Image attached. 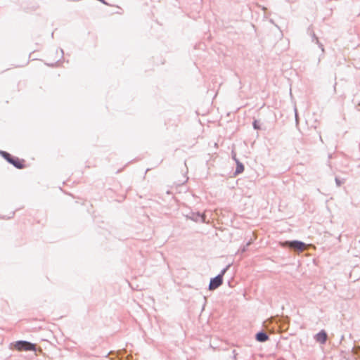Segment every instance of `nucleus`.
<instances>
[{
  "instance_id": "f8f14e48",
  "label": "nucleus",
  "mask_w": 360,
  "mask_h": 360,
  "mask_svg": "<svg viewBox=\"0 0 360 360\" xmlns=\"http://www.w3.org/2000/svg\"><path fill=\"white\" fill-rule=\"evenodd\" d=\"M239 355V353L236 350V349H233L232 352H231V357L233 359H238V356Z\"/></svg>"
},
{
  "instance_id": "423d86ee",
  "label": "nucleus",
  "mask_w": 360,
  "mask_h": 360,
  "mask_svg": "<svg viewBox=\"0 0 360 360\" xmlns=\"http://www.w3.org/2000/svg\"><path fill=\"white\" fill-rule=\"evenodd\" d=\"M328 335L325 330H321L314 335V340L320 344H325L327 341Z\"/></svg>"
},
{
  "instance_id": "20e7f679",
  "label": "nucleus",
  "mask_w": 360,
  "mask_h": 360,
  "mask_svg": "<svg viewBox=\"0 0 360 360\" xmlns=\"http://www.w3.org/2000/svg\"><path fill=\"white\" fill-rule=\"evenodd\" d=\"M284 244L287 248L298 252H302L306 245L304 242L297 240H286L284 242Z\"/></svg>"
},
{
  "instance_id": "dca6fc26",
  "label": "nucleus",
  "mask_w": 360,
  "mask_h": 360,
  "mask_svg": "<svg viewBox=\"0 0 360 360\" xmlns=\"http://www.w3.org/2000/svg\"><path fill=\"white\" fill-rule=\"evenodd\" d=\"M231 158H232V159H233L235 162H236V160H238V159L236 158V153H235L233 150H232V151H231Z\"/></svg>"
},
{
  "instance_id": "9b49d317",
  "label": "nucleus",
  "mask_w": 360,
  "mask_h": 360,
  "mask_svg": "<svg viewBox=\"0 0 360 360\" xmlns=\"http://www.w3.org/2000/svg\"><path fill=\"white\" fill-rule=\"evenodd\" d=\"M335 181L338 187H340L344 182V179H340L339 177L335 176Z\"/></svg>"
},
{
  "instance_id": "39448f33",
  "label": "nucleus",
  "mask_w": 360,
  "mask_h": 360,
  "mask_svg": "<svg viewBox=\"0 0 360 360\" xmlns=\"http://www.w3.org/2000/svg\"><path fill=\"white\" fill-rule=\"evenodd\" d=\"M186 219H191L195 222H204L205 220V216L199 212L191 211L185 215Z\"/></svg>"
},
{
  "instance_id": "2eb2a0df",
  "label": "nucleus",
  "mask_w": 360,
  "mask_h": 360,
  "mask_svg": "<svg viewBox=\"0 0 360 360\" xmlns=\"http://www.w3.org/2000/svg\"><path fill=\"white\" fill-rule=\"evenodd\" d=\"M251 242L249 241L246 243V245L245 246H243V248L241 249V251L243 252H245L246 251V249L250 245Z\"/></svg>"
},
{
  "instance_id": "ddd939ff",
  "label": "nucleus",
  "mask_w": 360,
  "mask_h": 360,
  "mask_svg": "<svg viewBox=\"0 0 360 360\" xmlns=\"http://www.w3.org/2000/svg\"><path fill=\"white\" fill-rule=\"evenodd\" d=\"M318 46L321 49L322 52L324 51V48H323V45L319 41V39H316V42H315Z\"/></svg>"
},
{
  "instance_id": "1a4fd4ad",
  "label": "nucleus",
  "mask_w": 360,
  "mask_h": 360,
  "mask_svg": "<svg viewBox=\"0 0 360 360\" xmlns=\"http://www.w3.org/2000/svg\"><path fill=\"white\" fill-rule=\"evenodd\" d=\"M308 33L311 36V41L313 42H316V39H319L318 37L316 36L314 32L311 30V27L308 28Z\"/></svg>"
},
{
  "instance_id": "f3484780",
  "label": "nucleus",
  "mask_w": 360,
  "mask_h": 360,
  "mask_svg": "<svg viewBox=\"0 0 360 360\" xmlns=\"http://www.w3.org/2000/svg\"><path fill=\"white\" fill-rule=\"evenodd\" d=\"M60 51H61L62 54H63V50L60 49Z\"/></svg>"
},
{
  "instance_id": "f03ea898",
  "label": "nucleus",
  "mask_w": 360,
  "mask_h": 360,
  "mask_svg": "<svg viewBox=\"0 0 360 360\" xmlns=\"http://www.w3.org/2000/svg\"><path fill=\"white\" fill-rule=\"evenodd\" d=\"M229 266L230 264L227 265L220 271V273L218 275L213 278H211L208 286V289L210 290H214L218 288L223 283V276L229 269Z\"/></svg>"
},
{
  "instance_id": "f257e3e1",
  "label": "nucleus",
  "mask_w": 360,
  "mask_h": 360,
  "mask_svg": "<svg viewBox=\"0 0 360 360\" xmlns=\"http://www.w3.org/2000/svg\"><path fill=\"white\" fill-rule=\"evenodd\" d=\"M0 155L4 160H6L9 164L12 165L16 169H21L25 167L24 164V160H20L17 157L13 156L11 154L6 151L0 150Z\"/></svg>"
},
{
  "instance_id": "9d476101",
  "label": "nucleus",
  "mask_w": 360,
  "mask_h": 360,
  "mask_svg": "<svg viewBox=\"0 0 360 360\" xmlns=\"http://www.w3.org/2000/svg\"><path fill=\"white\" fill-rule=\"evenodd\" d=\"M252 127L254 128V129H256V130H259L261 129V127H260V124H259V122L257 120H255L252 122Z\"/></svg>"
},
{
  "instance_id": "4468645a",
  "label": "nucleus",
  "mask_w": 360,
  "mask_h": 360,
  "mask_svg": "<svg viewBox=\"0 0 360 360\" xmlns=\"http://www.w3.org/2000/svg\"><path fill=\"white\" fill-rule=\"evenodd\" d=\"M294 112H295V122L297 124H298V113H297V110L296 107H295V108H294Z\"/></svg>"
},
{
  "instance_id": "6e6552de",
  "label": "nucleus",
  "mask_w": 360,
  "mask_h": 360,
  "mask_svg": "<svg viewBox=\"0 0 360 360\" xmlns=\"http://www.w3.org/2000/svg\"><path fill=\"white\" fill-rule=\"evenodd\" d=\"M236 167L233 173L234 176H237L243 173L245 169L244 165L239 160H236Z\"/></svg>"
},
{
  "instance_id": "7ed1b4c3",
  "label": "nucleus",
  "mask_w": 360,
  "mask_h": 360,
  "mask_svg": "<svg viewBox=\"0 0 360 360\" xmlns=\"http://www.w3.org/2000/svg\"><path fill=\"white\" fill-rule=\"evenodd\" d=\"M13 344L14 348L18 351H36V345L26 340H18Z\"/></svg>"
},
{
  "instance_id": "0eeeda50",
  "label": "nucleus",
  "mask_w": 360,
  "mask_h": 360,
  "mask_svg": "<svg viewBox=\"0 0 360 360\" xmlns=\"http://www.w3.org/2000/svg\"><path fill=\"white\" fill-rule=\"evenodd\" d=\"M269 339V335L264 330H260L255 334V340L259 342H265Z\"/></svg>"
}]
</instances>
